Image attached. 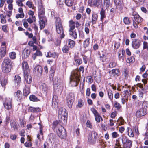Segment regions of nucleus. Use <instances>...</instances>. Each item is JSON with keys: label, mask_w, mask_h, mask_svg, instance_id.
<instances>
[{"label": "nucleus", "mask_w": 148, "mask_h": 148, "mask_svg": "<svg viewBox=\"0 0 148 148\" xmlns=\"http://www.w3.org/2000/svg\"><path fill=\"white\" fill-rule=\"evenodd\" d=\"M13 64V62L10 59L8 58H5L1 64L2 72L5 73H8L10 72Z\"/></svg>", "instance_id": "1"}, {"label": "nucleus", "mask_w": 148, "mask_h": 148, "mask_svg": "<svg viewBox=\"0 0 148 148\" xmlns=\"http://www.w3.org/2000/svg\"><path fill=\"white\" fill-rule=\"evenodd\" d=\"M123 147H121L119 140H116V143L115 145L114 148H131L132 146V141L127 138L122 137L121 139Z\"/></svg>", "instance_id": "2"}, {"label": "nucleus", "mask_w": 148, "mask_h": 148, "mask_svg": "<svg viewBox=\"0 0 148 148\" xmlns=\"http://www.w3.org/2000/svg\"><path fill=\"white\" fill-rule=\"evenodd\" d=\"M55 18L56 32L60 35V38L61 39L63 38L64 37L65 35L61 20L59 17H55Z\"/></svg>", "instance_id": "3"}, {"label": "nucleus", "mask_w": 148, "mask_h": 148, "mask_svg": "<svg viewBox=\"0 0 148 148\" xmlns=\"http://www.w3.org/2000/svg\"><path fill=\"white\" fill-rule=\"evenodd\" d=\"M80 77L79 73L77 71H75L71 75L70 82L73 86H76L77 85L79 81Z\"/></svg>", "instance_id": "4"}, {"label": "nucleus", "mask_w": 148, "mask_h": 148, "mask_svg": "<svg viewBox=\"0 0 148 148\" xmlns=\"http://www.w3.org/2000/svg\"><path fill=\"white\" fill-rule=\"evenodd\" d=\"M146 103L145 102L143 104V107L138 109L136 111V116L138 118H140L146 114L147 109L145 107L147 108V105H146Z\"/></svg>", "instance_id": "5"}, {"label": "nucleus", "mask_w": 148, "mask_h": 148, "mask_svg": "<svg viewBox=\"0 0 148 148\" xmlns=\"http://www.w3.org/2000/svg\"><path fill=\"white\" fill-rule=\"evenodd\" d=\"M56 132L58 136L61 138L64 139L66 137V130L63 127L56 129Z\"/></svg>", "instance_id": "6"}, {"label": "nucleus", "mask_w": 148, "mask_h": 148, "mask_svg": "<svg viewBox=\"0 0 148 148\" xmlns=\"http://www.w3.org/2000/svg\"><path fill=\"white\" fill-rule=\"evenodd\" d=\"M67 101L68 107L69 108L72 107L75 99V96L73 93H70L66 97Z\"/></svg>", "instance_id": "7"}, {"label": "nucleus", "mask_w": 148, "mask_h": 148, "mask_svg": "<svg viewBox=\"0 0 148 148\" xmlns=\"http://www.w3.org/2000/svg\"><path fill=\"white\" fill-rule=\"evenodd\" d=\"M97 136V133L95 131L90 133L88 137V141L92 143H94L96 141Z\"/></svg>", "instance_id": "8"}, {"label": "nucleus", "mask_w": 148, "mask_h": 148, "mask_svg": "<svg viewBox=\"0 0 148 148\" xmlns=\"http://www.w3.org/2000/svg\"><path fill=\"white\" fill-rule=\"evenodd\" d=\"M141 45V41L140 40L135 39L133 40L132 45L135 49H137L139 48Z\"/></svg>", "instance_id": "9"}, {"label": "nucleus", "mask_w": 148, "mask_h": 148, "mask_svg": "<svg viewBox=\"0 0 148 148\" xmlns=\"http://www.w3.org/2000/svg\"><path fill=\"white\" fill-rule=\"evenodd\" d=\"M12 101L11 99L9 98H6L5 99V102L3 103V105L5 108L7 110L10 109L12 108Z\"/></svg>", "instance_id": "10"}, {"label": "nucleus", "mask_w": 148, "mask_h": 148, "mask_svg": "<svg viewBox=\"0 0 148 148\" xmlns=\"http://www.w3.org/2000/svg\"><path fill=\"white\" fill-rule=\"evenodd\" d=\"M132 15L134 16V19H133V25L135 28H137L138 27V24L139 15L137 14H136L135 13H133Z\"/></svg>", "instance_id": "11"}, {"label": "nucleus", "mask_w": 148, "mask_h": 148, "mask_svg": "<svg viewBox=\"0 0 148 148\" xmlns=\"http://www.w3.org/2000/svg\"><path fill=\"white\" fill-rule=\"evenodd\" d=\"M38 7V16L39 18L45 17L44 16V8L42 6V4H39Z\"/></svg>", "instance_id": "12"}, {"label": "nucleus", "mask_w": 148, "mask_h": 148, "mask_svg": "<svg viewBox=\"0 0 148 148\" xmlns=\"http://www.w3.org/2000/svg\"><path fill=\"white\" fill-rule=\"evenodd\" d=\"M114 3L116 8L122 10L124 6V4L122 0H114Z\"/></svg>", "instance_id": "13"}, {"label": "nucleus", "mask_w": 148, "mask_h": 148, "mask_svg": "<svg viewBox=\"0 0 148 148\" xmlns=\"http://www.w3.org/2000/svg\"><path fill=\"white\" fill-rule=\"evenodd\" d=\"M22 65L24 74L29 73V69L27 62L25 61L23 62L22 63Z\"/></svg>", "instance_id": "14"}, {"label": "nucleus", "mask_w": 148, "mask_h": 148, "mask_svg": "<svg viewBox=\"0 0 148 148\" xmlns=\"http://www.w3.org/2000/svg\"><path fill=\"white\" fill-rule=\"evenodd\" d=\"M34 73L36 75H41L42 73V69L40 65H37L34 69Z\"/></svg>", "instance_id": "15"}, {"label": "nucleus", "mask_w": 148, "mask_h": 148, "mask_svg": "<svg viewBox=\"0 0 148 148\" xmlns=\"http://www.w3.org/2000/svg\"><path fill=\"white\" fill-rule=\"evenodd\" d=\"M24 75L26 83L28 84H30L32 82V79L29 73L24 74Z\"/></svg>", "instance_id": "16"}, {"label": "nucleus", "mask_w": 148, "mask_h": 148, "mask_svg": "<svg viewBox=\"0 0 148 148\" xmlns=\"http://www.w3.org/2000/svg\"><path fill=\"white\" fill-rule=\"evenodd\" d=\"M25 87L23 90V95L25 96H27L30 93V85H27L25 84Z\"/></svg>", "instance_id": "17"}, {"label": "nucleus", "mask_w": 148, "mask_h": 148, "mask_svg": "<svg viewBox=\"0 0 148 148\" xmlns=\"http://www.w3.org/2000/svg\"><path fill=\"white\" fill-rule=\"evenodd\" d=\"M30 51L29 50L25 49L23 52L22 58L25 59L27 58L30 55Z\"/></svg>", "instance_id": "18"}, {"label": "nucleus", "mask_w": 148, "mask_h": 148, "mask_svg": "<svg viewBox=\"0 0 148 148\" xmlns=\"http://www.w3.org/2000/svg\"><path fill=\"white\" fill-rule=\"evenodd\" d=\"M41 109L39 107L35 108L30 106L28 109L29 112L33 113H36L40 111Z\"/></svg>", "instance_id": "19"}, {"label": "nucleus", "mask_w": 148, "mask_h": 148, "mask_svg": "<svg viewBox=\"0 0 148 148\" xmlns=\"http://www.w3.org/2000/svg\"><path fill=\"white\" fill-rule=\"evenodd\" d=\"M39 23L41 29H42L45 26V21L46 20V17L40 18Z\"/></svg>", "instance_id": "20"}, {"label": "nucleus", "mask_w": 148, "mask_h": 148, "mask_svg": "<svg viewBox=\"0 0 148 148\" xmlns=\"http://www.w3.org/2000/svg\"><path fill=\"white\" fill-rule=\"evenodd\" d=\"M66 110L64 108H60L59 110V113L65 118L66 117L67 115V113L66 112Z\"/></svg>", "instance_id": "21"}, {"label": "nucleus", "mask_w": 148, "mask_h": 148, "mask_svg": "<svg viewBox=\"0 0 148 148\" xmlns=\"http://www.w3.org/2000/svg\"><path fill=\"white\" fill-rule=\"evenodd\" d=\"M112 5L110 0H103V5L106 9H108Z\"/></svg>", "instance_id": "22"}, {"label": "nucleus", "mask_w": 148, "mask_h": 148, "mask_svg": "<svg viewBox=\"0 0 148 148\" xmlns=\"http://www.w3.org/2000/svg\"><path fill=\"white\" fill-rule=\"evenodd\" d=\"M53 129H58L59 128H60L62 126L60 125L59 122L58 121H54L53 123Z\"/></svg>", "instance_id": "23"}, {"label": "nucleus", "mask_w": 148, "mask_h": 148, "mask_svg": "<svg viewBox=\"0 0 148 148\" xmlns=\"http://www.w3.org/2000/svg\"><path fill=\"white\" fill-rule=\"evenodd\" d=\"M1 80V83L3 87L5 88V86L8 83V78L7 77H4Z\"/></svg>", "instance_id": "24"}, {"label": "nucleus", "mask_w": 148, "mask_h": 148, "mask_svg": "<svg viewBox=\"0 0 148 148\" xmlns=\"http://www.w3.org/2000/svg\"><path fill=\"white\" fill-rule=\"evenodd\" d=\"M6 50L5 47L1 48L0 49V59L4 57L6 54Z\"/></svg>", "instance_id": "25"}, {"label": "nucleus", "mask_w": 148, "mask_h": 148, "mask_svg": "<svg viewBox=\"0 0 148 148\" xmlns=\"http://www.w3.org/2000/svg\"><path fill=\"white\" fill-rule=\"evenodd\" d=\"M110 73H111L112 76H115L116 75H118V74L119 73V71L118 69H114L112 70V71H110Z\"/></svg>", "instance_id": "26"}, {"label": "nucleus", "mask_w": 148, "mask_h": 148, "mask_svg": "<svg viewBox=\"0 0 148 148\" xmlns=\"http://www.w3.org/2000/svg\"><path fill=\"white\" fill-rule=\"evenodd\" d=\"M46 57H53L55 58L58 57V55L55 52L52 53L51 52H49L47 53Z\"/></svg>", "instance_id": "27"}, {"label": "nucleus", "mask_w": 148, "mask_h": 148, "mask_svg": "<svg viewBox=\"0 0 148 148\" xmlns=\"http://www.w3.org/2000/svg\"><path fill=\"white\" fill-rule=\"evenodd\" d=\"M100 14L101 15V21L103 20V19L106 17L105 10L103 8H102L100 11Z\"/></svg>", "instance_id": "28"}, {"label": "nucleus", "mask_w": 148, "mask_h": 148, "mask_svg": "<svg viewBox=\"0 0 148 148\" xmlns=\"http://www.w3.org/2000/svg\"><path fill=\"white\" fill-rule=\"evenodd\" d=\"M74 60L78 65H80L82 62V60L76 55L75 56Z\"/></svg>", "instance_id": "29"}, {"label": "nucleus", "mask_w": 148, "mask_h": 148, "mask_svg": "<svg viewBox=\"0 0 148 148\" xmlns=\"http://www.w3.org/2000/svg\"><path fill=\"white\" fill-rule=\"evenodd\" d=\"M102 3V0H93V5H94L98 6Z\"/></svg>", "instance_id": "30"}, {"label": "nucleus", "mask_w": 148, "mask_h": 148, "mask_svg": "<svg viewBox=\"0 0 148 148\" xmlns=\"http://www.w3.org/2000/svg\"><path fill=\"white\" fill-rule=\"evenodd\" d=\"M127 134L130 137H133L134 134L131 129L130 128H128L127 129Z\"/></svg>", "instance_id": "31"}, {"label": "nucleus", "mask_w": 148, "mask_h": 148, "mask_svg": "<svg viewBox=\"0 0 148 148\" xmlns=\"http://www.w3.org/2000/svg\"><path fill=\"white\" fill-rule=\"evenodd\" d=\"M66 4L68 6H71L73 4L74 0H65Z\"/></svg>", "instance_id": "32"}, {"label": "nucleus", "mask_w": 148, "mask_h": 148, "mask_svg": "<svg viewBox=\"0 0 148 148\" xmlns=\"http://www.w3.org/2000/svg\"><path fill=\"white\" fill-rule=\"evenodd\" d=\"M14 81L17 84H19L21 82V79L20 77L18 75H15L14 77Z\"/></svg>", "instance_id": "33"}, {"label": "nucleus", "mask_w": 148, "mask_h": 148, "mask_svg": "<svg viewBox=\"0 0 148 148\" xmlns=\"http://www.w3.org/2000/svg\"><path fill=\"white\" fill-rule=\"evenodd\" d=\"M10 125L12 128H13L14 130L17 129V124L14 120H13L11 121Z\"/></svg>", "instance_id": "34"}, {"label": "nucleus", "mask_w": 148, "mask_h": 148, "mask_svg": "<svg viewBox=\"0 0 148 148\" xmlns=\"http://www.w3.org/2000/svg\"><path fill=\"white\" fill-rule=\"evenodd\" d=\"M68 45L71 48H73L75 46V42L71 40H68Z\"/></svg>", "instance_id": "35"}, {"label": "nucleus", "mask_w": 148, "mask_h": 148, "mask_svg": "<svg viewBox=\"0 0 148 148\" xmlns=\"http://www.w3.org/2000/svg\"><path fill=\"white\" fill-rule=\"evenodd\" d=\"M90 38H87L86 39L84 42L83 45L84 47L86 48V47H87L89 45L90 43Z\"/></svg>", "instance_id": "36"}, {"label": "nucleus", "mask_w": 148, "mask_h": 148, "mask_svg": "<svg viewBox=\"0 0 148 148\" xmlns=\"http://www.w3.org/2000/svg\"><path fill=\"white\" fill-rule=\"evenodd\" d=\"M29 99L31 101H37L38 100L37 98L35 95H33L30 96Z\"/></svg>", "instance_id": "37"}, {"label": "nucleus", "mask_w": 148, "mask_h": 148, "mask_svg": "<svg viewBox=\"0 0 148 148\" xmlns=\"http://www.w3.org/2000/svg\"><path fill=\"white\" fill-rule=\"evenodd\" d=\"M98 17V15L97 14H94L92 15V23L94 24L96 23V21L97 20Z\"/></svg>", "instance_id": "38"}, {"label": "nucleus", "mask_w": 148, "mask_h": 148, "mask_svg": "<svg viewBox=\"0 0 148 148\" xmlns=\"http://www.w3.org/2000/svg\"><path fill=\"white\" fill-rule=\"evenodd\" d=\"M94 79L97 83H99L101 80V75L100 74L97 75L95 77Z\"/></svg>", "instance_id": "39"}, {"label": "nucleus", "mask_w": 148, "mask_h": 148, "mask_svg": "<svg viewBox=\"0 0 148 148\" xmlns=\"http://www.w3.org/2000/svg\"><path fill=\"white\" fill-rule=\"evenodd\" d=\"M16 53L14 52H12L9 53V56L11 59H14L16 58Z\"/></svg>", "instance_id": "40"}, {"label": "nucleus", "mask_w": 148, "mask_h": 148, "mask_svg": "<svg viewBox=\"0 0 148 148\" xmlns=\"http://www.w3.org/2000/svg\"><path fill=\"white\" fill-rule=\"evenodd\" d=\"M84 105V102L82 99H79L78 100V104L76 106L77 108H80L82 107Z\"/></svg>", "instance_id": "41"}, {"label": "nucleus", "mask_w": 148, "mask_h": 148, "mask_svg": "<svg viewBox=\"0 0 148 148\" xmlns=\"http://www.w3.org/2000/svg\"><path fill=\"white\" fill-rule=\"evenodd\" d=\"M108 96L109 99L111 101L112 100L113 97V95L112 93V91L111 90H109L108 91Z\"/></svg>", "instance_id": "42"}, {"label": "nucleus", "mask_w": 148, "mask_h": 148, "mask_svg": "<svg viewBox=\"0 0 148 148\" xmlns=\"http://www.w3.org/2000/svg\"><path fill=\"white\" fill-rule=\"evenodd\" d=\"M70 34L72 36V38H74V39H75L77 38V34L75 30H74L73 32H70Z\"/></svg>", "instance_id": "43"}, {"label": "nucleus", "mask_w": 148, "mask_h": 148, "mask_svg": "<svg viewBox=\"0 0 148 148\" xmlns=\"http://www.w3.org/2000/svg\"><path fill=\"white\" fill-rule=\"evenodd\" d=\"M86 81L87 82L91 83L92 82L93 80L91 76H88L86 77Z\"/></svg>", "instance_id": "44"}, {"label": "nucleus", "mask_w": 148, "mask_h": 148, "mask_svg": "<svg viewBox=\"0 0 148 148\" xmlns=\"http://www.w3.org/2000/svg\"><path fill=\"white\" fill-rule=\"evenodd\" d=\"M22 95L21 92L19 90L17 91L14 94V95L16 96L18 99H20L21 98Z\"/></svg>", "instance_id": "45"}, {"label": "nucleus", "mask_w": 148, "mask_h": 148, "mask_svg": "<svg viewBox=\"0 0 148 148\" xmlns=\"http://www.w3.org/2000/svg\"><path fill=\"white\" fill-rule=\"evenodd\" d=\"M41 88L43 91H46L47 89V86L46 84L44 83H42L41 86Z\"/></svg>", "instance_id": "46"}, {"label": "nucleus", "mask_w": 148, "mask_h": 148, "mask_svg": "<svg viewBox=\"0 0 148 148\" xmlns=\"http://www.w3.org/2000/svg\"><path fill=\"white\" fill-rule=\"evenodd\" d=\"M49 139L51 141V140H54L55 138L56 137L55 134L53 133H50L49 135Z\"/></svg>", "instance_id": "47"}, {"label": "nucleus", "mask_w": 148, "mask_h": 148, "mask_svg": "<svg viewBox=\"0 0 148 148\" xmlns=\"http://www.w3.org/2000/svg\"><path fill=\"white\" fill-rule=\"evenodd\" d=\"M123 21L125 24L127 25L130 24V23L129 18L127 17H125L124 18Z\"/></svg>", "instance_id": "48"}, {"label": "nucleus", "mask_w": 148, "mask_h": 148, "mask_svg": "<svg viewBox=\"0 0 148 148\" xmlns=\"http://www.w3.org/2000/svg\"><path fill=\"white\" fill-rule=\"evenodd\" d=\"M62 51L64 53H67L69 52V49L68 46H64L62 48Z\"/></svg>", "instance_id": "49"}, {"label": "nucleus", "mask_w": 148, "mask_h": 148, "mask_svg": "<svg viewBox=\"0 0 148 148\" xmlns=\"http://www.w3.org/2000/svg\"><path fill=\"white\" fill-rule=\"evenodd\" d=\"M26 5L29 8H32V9H34L35 7L32 3L29 1H27L26 3Z\"/></svg>", "instance_id": "50"}, {"label": "nucleus", "mask_w": 148, "mask_h": 148, "mask_svg": "<svg viewBox=\"0 0 148 148\" xmlns=\"http://www.w3.org/2000/svg\"><path fill=\"white\" fill-rule=\"evenodd\" d=\"M95 119L96 121L98 122H99L100 121V119L101 116L99 114L95 116Z\"/></svg>", "instance_id": "51"}, {"label": "nucleus", "mask_w": 148, "mask_h": 148, "mask_svg": "<svg viewBox=\"0 0 148 148\" xmlns=\"http://www.w3.org/2000/svg\"><path fill=\"white\" fill-rule=\"evenodd\" d=\"M24 16V14L23 13V14L21 13L20 14H18L16 15V17L17 18H23Z\"/></svg>", "instance_id": "52"}, {"label": "nucleus", "mask_w": 148, "mask_h": 148, "mask_svg": "<svg viewBox=\"0 0 148 148\" xmlns=\"http://www.w3.org/2000/svg\"><path fill=\"white\" fill-rule=\"evenodd\" d=\"M22 22H23V25L24 27L26 28H28V24L26 21L25 20L23 19L22 20Z\"/></svg>", "instance_id": "53"}, {"label": "nucleus", "mask_w": 148, "mask_h": 148, "mask_svg": "<svg viewBox=\"0 0 148 148\" xmlns=\"http://www.w3.org/2000/svg\"><path fill=\"white\" fill-rule=\"evenodd\" d=\"M143 49H147V50H148V43L147 42H144L143 43Z\"/></svg>", "instance_id": "54"}, {"label": "nucleus", "mask_w": 148, "mask_h": 148, "mask_svg": "<svg viewBox=\"0 0 148 148\" xmlns=\"http://www.w3.org/2000/svg\"><path fill=\"white\" fill-rule=\"evenodd\" d=\"M86 124L88 127L90 128H92V126L91 125V124L89 120H87L86 123Z\"/></svg>", "instance_id": "55"}, {"label": "nucleus", "mask_w": 148, "mask_h": 148, "mask_svg": "<svg viewBox=\"0 0 148 148\" xmlns=\"http://www.w3.org/2000/svg\"><path fill=\"white\" fill-rule=\"evenodd\" d=\"M116 66V63L115 62H112L110 63L109 66L110 68H112L115 67Z\"/></svg>", "instance_id": "56"}, {"label": "nucleus", "mask_w": 148, "mask_h": 148, "mask_svg": "<svg viewBox=\"0 0 148 148\" xmlns=\"http://www.w3.org/2000/svg\"><path fill=\"white\" fill-rule=\"evenodd\" d=\"M112 137L114 138H116L119 136L117 133L115 132L112 133Z\"/></svg>", "instance_id": "57"}, {"label": "nucleus", "mask_w": 148, "mask_h": 148, "mask_svg": "<svg viewBox=\"0 0 148 148\" xmlns=\"http://www.w3.org/2000/svg\"><path fill=\"white\" fill-rule=\"evenodd\" d=\"M91 111L95 116L99 114L97 110L94 108L91 109Z\"/></svg>", "instance_id": "58"}, {"label": "nucleus", "mask_w": 148, "mask_h": 148, "mask_svg": "<svg viewBox=\"0 0 148 148\" xmlns=\"http://www.w3.org/2000/svg\"><path fill=\"white\" fill-rule=\"evenodd\" d=\"M120 44L119 42H115L114 46V47L115 49H117L118 48H119L120 47Z\"/></svg>", "instance_id": "59"}, {"label": "nucleus", "mask_w": 148, "mask_h": 148, "mask_svg": "<svg viewBox=\"0 0 148 148\" xmlns=\"http://www.w3.org/2000/svg\"><path fill=\"white\" fill-rule=\"evenodd\" d=\"M25 145L26 147H29L32 145V143L30 142L28 143L26 142L25 143Z\"/></svg>", "instance_id": "60"}, {"label": "nucleus", "mask_w": 148, "mask_h": 148, "mask_svg": "<svg viewBox=\"0 0 148 148\" xmlns=\"http://www.w3.org/2000/svg\"><path fill=\"white\" fill-rule=\"evenodd\" d=\"M70 27V29L69 30V32H73L74 31L75 26V25H70L69 26Z\"/></svg>", "instance_id": "61"}, {"label": "nucleus", "mask_w": 148, "mask_h": 148, "mask_svg": "<svg viewBox=\"0 0 148 148\" xmlns=\"http://www.w3.org/2000/svg\"><path fill=\"white\" fill-rule=\"evenodd\" d=\"M120 104L117 102L115 101L114 105V106L117 109H119L120 107L119 106Z\"/></svg>", "instance_id": "62"}, {"label": "nucleus", "mask_w": 148, "mask_h": 148, "mask_svg": "<svg viewBox=\"0 0 148 148\" xmlns=\"http://www.w3.org/2000/svg\"><path fill=\"white\" fill-rule=\"evenodd\" d=\"M35 54L36 56H42V52L38 50H37Z\"/></svg>", "instance_id": "63"}, {"label": "nucleus", "mask_w": 148, "mask_h": 148, "mask_svg": "<svg viewBox=\"0 0 148 148\" xmlns=\"http://www.w3.org/2000/svg\"><path fill=\"white\" fill-rule=\"evenodd\" d=\"M12 13V12L11 11H7L6 12L7 16L9 17H10L11 16Z\"/></svg>", "instance_id": "64"}]
</instances>
